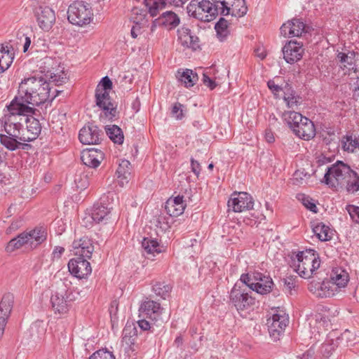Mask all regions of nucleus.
<instances>
[{
	"label": "nucleus",
	"instance_id": "c9c22d12",
	"mask_svg": "<svg viewBox=\"0 0 359 359\" xmlns=\"http://www.w3.org/2000/svg\"><path fill=\"white\" fill-rule=\"evenodd\" d=\"M137 336V330L134 324L127 323L123 330L122 341L130 346L134 345Z\"/></svg>",
	"mask_w": 359,
	"mask_h": 359
},
{
	"label": "nucleus",
	"instance_id": "ea45409f",
	"mask_svg": "<svg viewBox=\"0 0 359 359\" xmlns=\"http://www.w3.org/2000/svg\"><path fill=\"white\" fill-rule=\"evenodd\" d=\"M178 79L185 87L190 88L194 86L197 81L198 75L192 70L187 69L182 73L178 72Z\"/></svg>",
	"mask_w": 359,
	"mask_h": 359
},
{
	"label": "nucleus",
	"instance_id": "9d476101",
	"mask_svg": "<svg viewBox=\"0 0 359 359\" xmlns=\"http://www.w3.org/2000/svg\"><path fill=\"white\" fill-rule=\"evenodd\" d=\"M228 208L235 212H241L253 208L254 200L247 192H233L227 203Z\"/></svg>",
	"mask_w": 359,
	"mask_h": 359
},
{
	"label": "nucleus",
	"instance_id": "49530a36",
	"mask_svg": "<svg viewBox=\"0 0 359 359\" xmlns=\"http://www.w3.org/2000/svg\"><path fill=\"white\" fill-rule=\"evenodd\" d=\"M142 246L149 254L160 253L161 252L159 248V244L155 239L144 238L142 241Z\"/></svg>",
	"mask_w": 359,
	"mask_h": 359
},
{
	"label": "nucleus",
	"instance_id": "423d86ee",
	"mask_svg": "<svg viewBox=\"0 0 359 359\" xmlns=\"http://www.w3.org/2000/svg\"><path fill=\"white\" fill-rule=\"evenodd\" d=\"M93 13L90 4L83 1H75L68 8L67 18L69 22L78 26L89 24Z\"/></svg>",
	"mask_w": 359,
	"mask_h": 359
},
{
	"label": "nucleus",
	"instance_id": "6e6552de",
	"mask_svg": "<svg viewBox=\"0 0 359 359\" xmlns=\"http://www.w3.org/2000/svg\"><path fill=\"white\" fill-rule=\"evenodd\" d=\"M288 318L284 311L276 309L272 316L267 319L266 325L270 336L273 341L279 339L287 325Z\"/></svg>",
	"mask_w": 359,
	"mask_h": 359
},
{
	"label": "nucleus",
	"instance_id": "4d7b16f0",
	"mask_svg": "<svg viewBox=\"0 0 359 359\" xmlns=\"http://www.w3.org/2000/svg\"><path fill=\"white\" fill-rule=\"evenodd\" d=\"M346 210L353 219H355L357 222H359V206L348 205Z\"/></svg>",
	"mask_w": 359,
	"mask_h": 359
},
{
	"label": "nucleus",
	"instance_id": "864d4df0",
	"mask_svg": "<svg viewBox=\"0 0 359 359\" xmlns=\"http://www.w3.org/2000/svg\"><path fill=\"white\" fill-rule=\"evenodd\" d=\"M109 357V359H115L114 355L113 353L108 351H104V350H98L93 353L90 357L89 359H102V358H104L105 359H107Z\"/></svg>",
	"mask_w": 359,
	"mask_h": 359
},
{
	"label": "nucleus",
	"instance_id": "58836bf2",
	"mask_svg": "<svg viewBox=\"0 0 359 359\" xmlns=\"http://www.w3.org/2000/svg\"><path fill=\"white\" fill-rule=\"evenodd\" d=\"M105 130L109 138L115 144H122L124 136L122 130L116 125L107 126Z\"/></svg>",
	"mask_w": 359,
	"mask_h": 359
},
{
	"label": "nucleus",
	"instance_id": "680f3d73",
	"mask_svg": "<svg viewBox=\"0 0 359 359\" xmlns=\"http://www.w3.org/2000/svg\"><path fill=\"white\" fill-rule=\"evenodd\" d=\"M191 171L198 177L201 172V167L200 163L193 158H191Z\"/></svg>",
	"mask_w": 359,
	"mask_h": 359
},
{
	"label": "nucleus",
	"instance_id": "6e6d98bb",
	"mask_svg": "<svg viewBox=\"0 0 359 359\" xmlns=\"http://www.w3.org/2000/svg\"><path fill=\"white\" fill-rule=\"evenodd\" d=\"M183 107V104L180 102L175 103L172 107L171 114L177 120H181L184 116L182 109Z\"/></svg>",
	"mask_w": 359,
	"mask_h": 359
},
{
	"label": "nucleus",
	"instance_id": "09e8293b",
	"mask_svg": "<svg viewBox=\"0 0 359 359\" xmlns=\"http://www.w3.org/2000/svg\"><path fill=\"white\" fill-rule=\"evenodd\" d=\"M130 163L129 161L121 159L118 163V167L116 172L117 177L127 180L130 175Z\"/></svg>",
	"mask_w": 359,
	"mask_h": 359
},
{
	"label": "nucleus",
	"instance_id": "412c9836",
	"mask_svg": "<svg viewBox=\"0 0 359 359\" xmlns=\"http://www.w3.org/2000/svg\"><path fill=\"white\" fill-rule=\"evenodd\" d=\"M305 30V24L300 19L293 18L284 23L280 27V33L285 37L300 36Z\"/></svg>",
	"mask_w": 359,
	"mask_h": 359
},
{
	"label": "nucleus",
	"instance_id": "603ef678",
	"mask_svg": "<svg viewBox=\"0 0 359 359\" xmlns=\"http://www.w3.org/2000/svg\"><path fill=\"white\" fill-rule=\"evenodd\" d=\"M299 200L302 201V204L310 211L316 213L318 212V208L313 203V199L309 196L304 194L299 195Z\"/></svg>",
	"mask_w": 359,
	"mask_h": 359
},
{
	"label": "nucleus",
	"instance_id": "473e14b6",
	"mask_svg": "<svg viewBox=\"0 0 359 359\" xmlns=\"http://www.w3.org/2000/svg\"><path fill=\"white\" fill-rule=\"evenodd\" d=\"M282 117L293 133L294 129H297L299 126L300 123L304 122L307 118V117L294 111H285Z\"/></svg>",
	"mask_w": 359,
	"mask_h": 359
},
{
	"label": "nucleus",
	"instance_id": "69168bd1",
	"mask_svg": "<svg viewBox=\"0 0 359 359\" xmlns=\"http://www.w3.org/2000/svg\"><path fill=\"white\" fill-rule=\"evenodd\" d=\"M267 86L273 93H277L282 90H283V89L281 87H280L278 85H276L275 82L272 80L268 81Z\"/></svg>",
	"mask_w": 359,
	"mask_h": 359
},
{
	"label": "nucleus",
	"instance_id": "4be33fe9",
	"mask_svg": "<svg viewBox=\"0 0 359 359\" xmlns=\"http://www.w3.org/2000/svg\"><path fill=\"white\" fill-rule=\"evenodd\" d=\"M72 247L75 250L76 255L87 259L91 258L94 251L93 241L88 236H83L79 240H75L72 243Z\"/></svg>",
	"mask_w": 359,
	"mask_h": 359
},
{
	"label": "nucleus",
	"instance_id": "f257e3e1",
	"mask_svg": "<svg viewBox=\"0 0 359 359\" xmlns=\"http://www.w3.org/2000/svg\"><path fill=\"white\" fill-rule=\"evenodd\" d=\"M62 92L55 90L51 96L50 83L47 79L34 76L22 81L17 97L27 105L39 106L46 102L51 103Z\"/></svg>",
	"mask_w": 359,
	"mask_h": 359
},
{
	"label": "nucleus",
	"instance_id": "b1692460",
	"mask_svg": "<svg viewBox=\"0 0 359 359\" xmlns=\"http://www.w3.org/2000/svg\"><path fill=\"white\" fill-rule=\"evenodd\" d=\"M25 123H26L27 133H25L26 136L20 137L21 140L29 142L36 140L41 131L39 121L30 115L27 116Z\"/></svg>",
	"mask_w": 359,
	"mask_h": 359
},
{
	"label": "nucleus",
	"instance_id": "5701e85b",
	"mask_svg": "<svg viewBox=\"0 0 359 359\" xmlns=\"http://www.w3.org/2000/svg\"><path fill=\"white\" fill-rule=\"evenodd\" d=\"M26 136L25 133L19 135V137H13L7 135H0V142L7 149L10 151H15L18 149L28 150L32 148V145L25 143L21 140L20 137Z\"/></svg>",
	"mask_w": 359,
	"mask_h": 359
},
{
	"label": "nucleus",
	"instance_id": "ddd939ff",
	"mask_svg": "<svg viewBox=\"0 0 359 359\" xmlns=\"http://www.w3.org/2000/svg\"><path fill=\"white\" fill-rule=\"evenodd\" d=\"M282 51L286 62L294 64L302 58L304 53L303 43L291 40L283 46Z\"/></svg>",
	"mask_w": 359,
	"mask_h": 359
},
{
	"label": "nucleus",
	"instance_id": "72a5a7b5",
	"mask_svg": "<svg viewBox=\"0 0 359 359\" xmlns=\"http://www.w3.org/2000/svg\"><path fill=\"white\" fill-rule=\"evenodd\" d=\"M13 53L9 50L8 46L0 44V73L4 72L13 62Z\"/></svg>",
	"mask_w": 359,
	"mask_h": 359
},
{
	"label": "nucleus",
	"instance_id": "4468645a",
	"mask_svg": "<svg viewBox=\"0 0 359 359\" xmlns=\"http://www.w3.org/2000/svg\"><path fill=\"white\" fill-rule=\"evenodd\" d=\"M95 97L96 106L103 111L106 118L112 119L116 116V104L112 102L109 93H97Z\"/></svg>",
	"mask_w": 359,
	"mask_h": 359
},
{
	"label": "nucleus",
	"instance_id": "5fc2aeb1",
	"mask_svg": "<svg viewBox=\"0 0 359 359\" xmlns=\"http://www.w3.org/2000/svg\"><path fill=\"white\" fill-rule=\"evenodd\" d=\"M297 277H293V276H288L283 279V283L284 286L286 287V289L290 292V293L292 294V290L293 289H295L296 287H297Z\"/></svg>",
	"mask_w": 359,
	"mask_h": 359
},
{
	"label": "nucleus",
	"instance_id": "1a4fd4ad",
	"mask_svg": "<svg viewBox=\"0 0 359 359\" xmlns=\"http://www.w3.org/2000/svg\"><path fill=\"white\" fill-rule=\"evenodd\" d=\"M104 137L102 129L92 122L86 123L79 133V141L83 144H99Z\"/></svg>",
	"mask_w": 359,
	"mask_h": 359
},
{
	"label": "nucleus",
	"instance_id": "f3484780",
	"mask_svg": "<svg viewBox=\"0 0 359 359\" xmlns=\"http://www.w3.org/2000/svg\"><path fill=\"white\" fill-rule=\"evenodd\" d=\"M112 207L106 205L103 198L100 202L95 203L91 210L90 216L93 222L97 224L103 222L106 224L111 218Z\"/></svg>",
	"mask_w": 359,
	"mask_h": 359
},
{
	"label": "nucleus",
	"instance_id": "de8ad7c7",
	"mask_svg": "<svg viewBox=\"0 0 359 359\" xmlns=\"http://www.w3.org/2000/svg\"><path fill=\"white\" fill-rule=\"evenodd\" d=\"M347 191L355 193L359 191V175L352 170L350 178L348 177L345 183Z\"/></svg>",
	"mask_w": 359,
	"mask_h": 359
},
{
	"label": "nucleus",
	"instance_id": "338daca9",
	"mask_svg": "<svg viewBox=\"0 0 359 359\" xmlns=\"http://www.w3.org/2000/svg\"><path fill=\"white\" fill-rule=\"evenodd\" d=\"M141 27L140 25L136 23L134 26H133L130 34L133 38L136 39L137 36L140 34Z\"/></svg>",
	"mask_w": 359,
	"mask_h": 359
},
{
	"label": "nucleus",
	"instance_id": "f8f14e48",
	"mask_svg": "<svg viewBox=\"0 0 359 359\" xmlns=\"http://www.w3.org/2000/svg\"><path fill=\"white\" fill-rule=\"evenodd\" d=\"M68 269L72 275L79 279L86 278L92 272L90 262L81 257L71 259Z\"/></svg>",
	"mask_w": 359,
	"mask_h": 359
},
{
	"label": "nucleus",
	"instance_id": "a19ab883",
	"mask_svg": "<svg viewBox=\"0 0 359 359\" xmlns=\"http://www.w3.org/2000/svg\"><path fill=\"white\" fill-rule=\"evenodd\" d=\"M27 239L28 237H27L26 234H25L24 232L20 233L18 236L11 239L8 242L6 248V251L11 252L17 249L22 248L25 245H28Z\"/></svg>",
	"mask_w": 359,
	"mask_h": 359
},
{
	"label": "nucleus",
	"instance_id": "2eb2a0df",
	"mask_svg": "<svg viewBox=\"0 0 359 359\" xmlns=\"http://www.w3.org/2000/svg\"><path fill=\"white\" fill-rule=\"evenodd\" d=\"M35 15L39 27L43 31H49L55 22L54 11L48 6H40L36 10Z\"/></svg>",
	"mask_w": 359,
	"mask_h": 359
},
{
	"label": "nucleus",
	"instance_id": "37998d69",
	"mask_svg": "<svg viewBox=\"0 0 359 359\" xmlns=\"http://www.w3.org/2000/svg\"><path fill=\"white\" fill-rule=\"evenodd\" d=\"M215 29L219 40L224 41L229 34L228 21L223 17H221L215 24Z\"/></svg>",
	"mask_w": 359,
	"mask_h": 359
},
{
	"label": "nucleus",
	"instance_id": "39448f33",
	"mask_svg": "<svg viewBox=\"0 0 359 359\" xmlns=\"http://www.w3.org/2000/svg\"><path fill=\"white\" fill-rule=\"evenodd\" d=\"M251 294L252 292L248 291L243 285L235 283L229 293V304L238 313L249 310L255 304V298Z\"/></svg>",
	"mask_w": 359,
	"mask_h": 359
},
{
	"label": "nucleus",
	"instance_id": "bf43d9fd",
	"mask_svg": "<svg viewBox=\"0 0 359 359\" xmlns=\"http://www.w3.org/2000/svg\"><path fill=\"white\" fill-rule=\"evenodd\" d=\"M203 82L205 86L208 87L210 90H213L216 88L217 83L216 82L210 79L207 74H203Z\"/></svg>",
	"mask_w": 359,
	"mask_h": 359
},
{
	"label": "nucleus",
	"instance_id": "052dcab7",
	"mask_svg": "<svg viewBox=\"0 0 359 359\" xmlns=\"http://www.w3.org/2000/svg\"><path fill=\"white\" fill-rule=\"evenodd\" d=\"M318 285H321V283L311 281L309 284L308 289L310 292H311L313 294H316V295L318 296V292H321V288Z\"/></svg>",
	"mask_w": 359,
	"mask_h": 359
},
{
	"label": "nucleus",
	"instance_id": "a211bd4d",
	"mask_svg": "<svg viewBox=\"0 0 359 359\" xmlns=\"http://www.w3.org/2000/svg\"><path fill=\"white\" fill-rule=\"evenodd\" d=\"M104 158V154L100 149L95 148L86 149L81 154V160L86 166L92 168H97Z\"/></svg>",
	"mask_w": 359,
	"mask_h": 359
},
{
	"label": "nucleus",
	"instance_id": "7c9ffc66",
	"mask_svg": "<svg viewBox=\"0 0 359 359\" xmlns=\"http://www.w3.org/2000/svg\"><path fill=\"white\" fill-rule=\"evenodd\" d=\"M311 227L313 233L320 241L325 242L332 238V233L330 226L323 222H313Z\"/></svg>",
	"mask_w": 359,
	"mask_h": 359
},
{
	"label": "nucleus",
	"instance_id": "a878e982",
	"mask_svg": "<svg viewBox=\"0 0 359 359\" xmlns=\"http://www.w3.org/2000/svg\"><path fill=\"white\" fill-rule=\"evenodd\" d=\"M255 284H252L257 293L264 294L271 291L273 282L270 276H266L262 273H254Z\"/></svg>",
	"mask_w": 359,
	"mask_h": 359
},
{
	"label": "nucleus",
	"instance_id": "79ce46f5",
	"mask_svg": "<svg viewBox=\"0 0 359 359\" xmlns=\"http://www.w3.org/2000/svg\"><path fill=\"white\" fill-rule=\"evenodd\" d=\"M44 76L46 79H49V81L53 83L55 86H60L65 83L68 81L67 73L64 70H61L58 73L52 72L50 70H48Z\"/></svg>",
	"mask_w": 359,
	"mask_h": 359
},
{
	"label": "nucleus",
	"instance_id": "774afa93",
	"mask_svg": "<svg viewBox=\"0 0 359 359\" xmlns=\"http://www.w3.org/2000/svg\"><path fill=\"white\" fill-rule=\"evenodd\" d=\"M65 252V248L60 246H55L53 255L54 257L60 258L61 255Z\"/></svg>",
	"mask_w": 359,
	"mask_h": 359
},
{
	"label": "nucleus",
	"instance_id": "cd10ccee",
	"mask_svg": "<svg viewBox=\"0 0 359 359\" xmlns=\"http://www.w3.org/2000/svg\"><path fill=\"white\" fill-rule=\"evenodd\" d=\"M294 134L298 137L309 140L316 135V128L314 123L308 118L304 122L300 123L297 129H294Z\"/></svg>",
	"mask_w": 359,
	"mask_h": 359
},
{
	"label": "nucleus",
	"instance_id": "6ab92c4d",
	"mask_svg": "<svg viewBox=\"0 0 359 359\" xmlns=\"http://www.w3.org/2000/svg\"><path fill=\"white\" fill-rule=\"evenodd\" d=\"M189 0H144L145 6L148 8L151 16H156L161 10H163L167 5L176 7L182 6Z\"/></svg>",
	"mask_w": 359,
	"mask_h": 359
},
{
	"label": "nucleus",
	"instance_id": "393cba45",
	"mask_svg": "<svg viewBox=\"0 0 359 359\" xmlns=\"http://www.w3.org/2000/svg\"><path fill=\"white\" fill-rule=\"evenodd\" d=\"M183 198V196L179 195L174 198H170L165 202V209L168 215L170 217H177L184 212L186 204Z\"/></svg>",
	"mask_w": 359,
	"mask_h": 359
},
{
	"label": "nucleus",
	"instance_id": "0eeeda50",
	"mask_svg": "<svg viewBox=\"0 0 359 359\" xmlns=\"http://www.w3.org/2000/svg\"><path fill=\"white\" fill-rule=\"evenodd\" d=\"M352 169L341 161H337L327 170L324 175V182L332 187L344 186L346 180L351 174Z\"/></svg>",
	"mask_w": 359,
	"mask_h": 359
},
{
	"label": "nucleus",
	"instance_id": "9b49d317",
	"mask_svg": "<svg viewBox=\"0 0 359 359\" xmlns=\"http://www.w3.org/2000/svg\"><path fill=\"white\" fill-rule=\"evenodd\" d=\"M222 15H231L236 18L243 17L248 12L245 0H222Z\"/></svg>",
	"mask_w": 359,
	"mask_h": 359
},
{
	"label": "nucleus",
	"instance_id": "0e129e2a",
	"mask_svg": "<svg viewBox=\"0 0 359 359\" xmlns=\"http://www.w3.org/2000/svg\"><path fill=\"white\" fill-rule=\"evenodd\" d=\"M316 323L319 324L320 326L325 327L327 329L328 327L331 325L330 321L325 316H320V318H316Z\"/></svg>",
	"mask_w": 359,
	"mask_h": 359
},
{
	"label": "nucleus",
	"instance_id": "4c0bfd02",
	"mask_svg": "<svg viewBox=\"0 0 359 359\" xmlns=\"http://www.w3.org/2000/svg\"><path fill=\"white\" fill-rule=\"evenodd\" d=\"M321 288V292H318V297H330L335 295L340 290L336 287L331 280L323 281L321 285H318Z\"/></svg>",
	"mask_w": 359,
	"mask_h": 359
},
{
	"label": "nucleus",
	"instance_id": "dca6fc26",
	"mask_svg": "<svg viewBox=\"0 0 359 359\" xmlns=\"http://www.w3.org/2000/svg\"><path fill=\"white\" fill-rule=\"evenodd\" d=\"M180 22V17L173 11H165L155 19L151 25V31L154 32L157 27H164L168 29L176 28Z\"/></svg>",
	"mask_w": 359,
	"mask_h": 359
},
{
	"label": "nucleus",
	"instance_id": "c756f323",
	"mask_svg": "<svg viewBox=\"0 0 359 359\" xmlns=\"http://www.w3.org/2000/svg\"><path fill=\"white\" fill-rule=\"evenodd\" d=\"M24 233L28 237V245L31 248H36L47 238V232L43 227L35 228L28 232L24 231Z\"/></svg>",
	"mask_w": 359,
	"mask_h": 359
},
{
	"label": "nucleus",
	"instance_id": "c03bdc74",
	"mask_svg": "<svg viewBox=\"0 0 359 359\" xmlns=\"http://www.w3.org/2000/svg\"><path fill=\"white\" fill-rule=\"evenodd\" d=\"M342 148L344 151L353 152L359 147V137L353 135H346L341 140Z\"/></svg>",
	"mask_w": 359,
	"mask_h": 359
},
{
	"label": "nucleus",
	"instance_id": "8fccbe9b",
	"mask_svg": "<svg viewBox=\"0 0 359 359\" xmlns=\"http://www.w3.org/2000/svg\"><path fill=\"white\" fill-rule=\"evenodd\" d=\"M113 84L110 79L106 76L103 77L95 89V93H109V90L112 88Z\"/></svg>",
	"mask_w": 359,
	"mask_h": 359
},
{
	"label": "nucleus",
	"instance_id": "20e7f679",
	"mask_svg": "<svg viewBox=\"0 0 359 359\" xmlns=\"http://www.w3.org/2000/svg\"><path fill=\"white\" fill-rule=\"evenodd\" d=\"M222 0H191L187 7V13L201 22H209L218 15H222Z\"/></svg>",
	"mask_w": 359,
	"mask_h": 359
},
{
	"label": "nucleus",
	"instance_id": "f704fd0d",
	"mask_svg": "<svg viewBox=\"0 0 359 359\" xmlns=\"http://www.w3.org/2000/svg\"><path fill=\"white\" fill-rule=\"evenodd\" d=\"M348 278L349 276L346 271L337 268L332 270L330 280L340 290L347 285Z\"/></svg>",
	"mask_w": 359,
	"mask_h": 359
},
{
	"label": "nucleus",
	"instance_id": "13d9d810",
	"mask_svg": "<svg viewBox=\"0 0 359 359\" xmlns=\"http://www.w3.org/2000/svg\"><path fill=\"white\" fill-rule=\"evenodd\" d=\"M298 359H316L315 358V349L311 346L305 353L297 356Z\"/></svg>",
	"mask_w": 359,
	"mask_h": 359
},
{
	"label": "nucleus",
	"instance_id": "f03ea898",
	"mask_svg": "<svg viewBox=\"0 0 359 359\" xmlns=\"http://www.w3.org/2000/svg\"><path fill=\"white\" fill-rule=\"evenodd\" d=\"M7 108L8 113L4 114L1 118L6 134H0V135L19 137V135L24 133V124L27 116L35 114L36 110L27 105L16 96Z\"/></svg>",
	"mask_w": 359,
	"mask_h": 359
},
{
	"label": "nucleus",
	"instance_id": "a18cd8bd",
	"mask_svg": "<svg viewBox=\"0 0 359 359\" xmlns=\"http://www.w3.org/2000/svg\"><path fill=\"white\" fill-rule=\"evenodd\" d=\"M172 287L169 284H166L165 282H156L152 287V290L156 295L165 299L170 296Z\"/></svg>",
	"mask_w": 359,
	"mask_h": 359
},
{
	"label": "nucleus",
	"instance_id": "2f4dec72",
	"mask_svg": "<svg viewBox=\"0 0 359 359\" xmlns=\"http://www.w3.org/2000/svg\"><path fill=\"white\" fill-rule=\"evenodd\" d=\"M283 93V100L288 108H294L299 105L302 102V97L296 94L295 90L288 83L285 86Z\"/></svg>",
	"mask_w": 359,
	"mask_h": 359
},
{
	"label": "nucleus",
	"instance_id": "c85d7f7f",
	"mask_svg": "<svg viewBox=\"0 0 359 359\" xmlns=\"http://www.w3.org/2000/svg\"><path fill=\"white\" fill-rule=\"evenodd\" d=\"M50 302L55 313L60 314L67 313L71 306L70 302L67 300V297L57 292L52 294Z\"/></svg>",
	"mask_w": 359,
	"mask_h": 359
},
{
	"label": "nucleus",
	"instance_id": "e433bc0d",
	"mask_svg": "<svg viewBox=\"0 0 359 359\" xmlns=\"http://www.w3.org/2000/svg\"><path fill=\"white\" fill-rule=\"evenodd\" d=\"M13 302L14 296L12 293L4 294L0 302V315L9 317L13 306Z\"/></svg>",
	"mask_w": 359,
	"mask_h": 359
},
{
	"label": "nucleus",
	"instance_id": "e2e57ef3",
	"mask_svg": "<svg viewBox=\"0 0 359 359\" xmlns=\"http://www.w3.org/2000/svg\"><path fill=\"white\" fill-rule=\"evenodd\" d=\"M145 318H143L137 321L138 326L143 331L149 330L151 327L150 323Z\"/></svg>",
	"mask_w": 359,
	"mask_h": 359
},
{
	"label": "nucleus",
	"instance_id": "7ed1b4c3",
	"mask_svg": "<svg viewBox=\"0 0 359 359\" xmlns=\"http://www.w3.org/2000/svg\"><path fill=\"white\" fill-rule=\"evenodd\" d=\"M290 259V266L294 267L299 276L306 279L316 274V271L320 266L319 254L313 249L299 251L296 254L292 252Z\"/></svg>",
	"mask_w": 359,
	"mask_h": 359
},
{
	"label": "nucleus",
	"instance_id": "aec40b11",
	"mask_svg": "<svg viewBox=\"0 0 359 359\" xmlns=\"http://www.w3.org/2000/svg\"><path fill=\"white\" fill-rule=\"evenodd\" d=\"M140 317L157 320L161 313V304L155 301L147 299L144 301L139 309Z\"/></svg>",
	"mask_w": 359,
	"mask_h": 359
},
{
	"label": "nucleus",
	"instance_id": "bb28decb",
	"mask_svg": "<svg viewBox=\"0 0 359 359\" xmlns=\"http://www.w3.org/2000/svg\"><path fill=\"white\" fill-rule=\"evenodd\" d=\"M178 39L183 46L196 50L199 48V39L191 34L190 29L182 27L177 30Z\"/></svg>",
	"mask_w": 359,
	"mask_h": 359
},
{
	"label": "nucleus",
	"instance_id": "3c124183",
	"mask_svg": "<svg viewBox=\"0 0 359 359\" xmlns=\"http://www.w3.org/2000/svg\"><path fill=\"white\" fill-rule=\"evenodd\" d=\"M255 280H254V274L252 276L248 274V273H243L241 275L240 278V282H236V283H240L241 285H243L245 288L248 287L250 290L255 291L253 285L251 284H255Z\"/></svg>",
	"mask_w": 359,
	"mask_h": 359
}]
</instances>
